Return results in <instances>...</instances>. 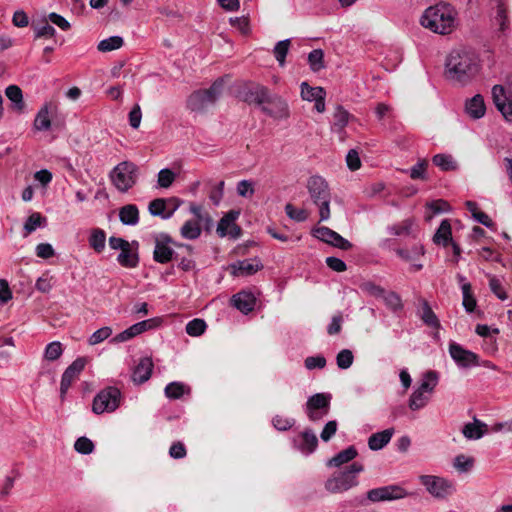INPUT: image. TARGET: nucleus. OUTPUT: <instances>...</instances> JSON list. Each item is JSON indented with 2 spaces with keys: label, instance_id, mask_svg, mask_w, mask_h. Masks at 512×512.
<instances>
[{
  "label": "nucleus",
  "instance_id": "59",
  "mask_svg": "<svg viewBox=\"0 0 512 512\" xmlns=\"http://www.w3.org/2000/svg\"><path fill=\"white\" fill-rule=\"evenodd\" d=\"M155 326L156 319H147L133 324L132 326H130V329L134 337H136L141 333L154 328Z\"/></svg>",
  "mask_w": 512,
  "mask_h": 512
},
{
  "label": "nucleus",
  "instance_id": "37",
  "mask_svg": "<svg viewBox=\"0 0 512 512\" xmlns=\"http://www.w3.org/2000/svg\"><path fill=\"white\" fill-rule=\"evenodd\" d=\"M420 317L424 324H426L427 326L437 330L441 328V324L437 315L433 312L429 303L426 300L422 301V313Z\"/></svg>",
  "mask_w": 512,
  "mask_h": 512
},
{
  "label": "nucleus",
  "instance_id": "31",
  "mask_svg": "<svg viewBox=\"0 0 512 512\" xmlns=\"http://www.w3.org/2000/svg\"><path fill=\"white\" fill-rule=\"evenodd\" d=\"M5 95L12 103V109L18 113L23 112L25 103L23 100V93L19 86L9 85L5 89Z\"/></svg>",
  "mask_w": 512,
  "mask_h": 512
},
{
  "label": "nucleus",
  "instance_id": "38",
  "mask_svg": "<svg viewBox=\"0 0 512 512\" xmlns=\"http://www.w3.org/2000/svg\"><path fill=\"white\" fill-rule=\"evenodd\" d=\"M450 205L445 200L439 199L428 203L425 210V221H431L433 216L436 214H442L449 211Z\"/></svg>",
  "mask_w": 512,
  "mask_h": 512
},
{
  "label": "nucleus",
  "instance_id": "27",
  "mask_svg": "<svg viewBox=\"0 0 512 512\" xmlns=\"http://www.w3.org/2000/svg\"><path fill=\"white\" fill-rule=\"evenodd\" d=\"M466 113L473 119H480L485 115L486 106L483 97L480 94L473 96L466 101Z\"/></svg>",
  "mask_w": 512,
  "mask_h": 512
},
{
  "label": "nucleus",
  "instance_id": "56",
  "mask_svg": "<svg viewBox=\"0 0 512 512\" xmlns=\"http://www.w3.org/2000/svg\"><path fill=\"white\" fill-rule=\"evenodd\" d=\"M236 192L244 198H251L255 193L254 183L252 180H241L237 183Z\"/></svg>",
  "mask_w": 512,
  "mask_h": 512
},
{
  "label": "nucleus",
  "instance_id": "18",
  "mask_svg": "<svg viewBox=\"0 0 512 512\" xmlns=\"http://www.w3.org/2000/svg\"><path fill=\"white\" fill-rule=\"evenodd\" d=\"M176 198H157L149 203L148 210L151 215L158 216L162 220H168L178 208Z\"/></svg>",
  "mask_w": 512,
  "mask_h": 512
},
{
  "label": "nucleus",
  "instance_id": "35",
  "mask_svg": "<svg viewBox=\"0 0 512 512\" xmlns=\"http://www.w3.org/2000/svg\"><path fill=\"white\" fill-rule=\"evenodd\" d=\"M119 219L122 224H137L139 221V210L134 204H127L119 210Z\"/></svg>",
  "mask_w": 512,
  "mask_h": 512
},
{
  "label": "nucleus",
  "instance_id": "48",
  "mask_svg": "<svg viewBox=\"0 0 512 512\" xmlns=\"http://www.w3.org/2000/svg\"><path fill=\"white\" fill-rule=\"evenodd\" d=\"M123 45V39L120 36H111L103 39L98 44V50L101 52H108L119 49Z\"/></svg>",
  "mask_w": 512,
  "mask_h": 512
},
{
  "label": "nucleus",
  "instance_id": "28",
  "mask_svg": "<svg viewBox=\"0 0 512 512\" xmlns=\"http://www.w3.org/2000/svg\"><path fill=\"white\" fill-rule=\"evenodd\" d=\"M393 434V428H388L372 434L368 439V447L373 451L381 450L390 442Z\"/></svg>",
  "mask_w": 512,
  "mask_h": 512
},
{
  "label": "nucleus",
  "instance_id": "8",
  "mask_svg": "<svg viewBox=\"0 0 512 512\" xmlns=\"http://www.w3.org/2000/svg\"><path fill=\"white\" fill-rule=\"evenodd\" d=\"M223 88V80H216L208 89L193 92L188 100L187 107L191 111H202L213 104L220 96Z\"/></svg>",
  "mask_w": 512,
  "mask_h": 512
},
{
  "label": "nucleus",
  "instance_id": "10",
  "mask_svg": "<svg viewBox=\"0 0 512 512\" xmlns=\"http://www.w3.org/2000/svg\"><path fill=\"white\" fill-rule=\"evenodd\" d=\"M174 247H187L186 245L176 243L168 234L161 233L155 237V246L153 250V260L160 264L169 263L178 259V254Z\"/></svg>",
  "mask_w": 512,
  "mask_h": 512
},
{
  "label": "nucleus",
  "instance_id": "23",
  "mask_svg": "<svg viewBox=\"0 0 512 512\" xmlns=\"http://www.w3.org/2000/svg\"><path fill=\"white\" fill-rule=\"evenodd\" d=\"M153 362L151 358H141L138 364L135 366L132 372V380L136 384H142L146 382L152 374Z\"/></svg>",
  "mask_w": 512,
  "mask_h": 512
},
{
  "label": "nucleus",
  "instance_id": "62",
  "mask_svg": "<svg viewBox=\"0 0 512 512\" xmlns=\"http://www.w3.org/2000/svg\"><path fill=\"white\" fill-rule=\"evenodd\" d=\"M428 165L427 160L421 159L410 169V177L412 179H425L426 167Z\"/></svg>",
  "mask_w": 512,
  "mask_h": 512
},
{
  "label": "nucleus",
  "instance_id": "15",
  "mask_svg": "<svg viewBox=\"0 0 512 512\" xmlns=\"http://www.w3.org/2000/svg\"><path fill=\"white\" fill-rule=\"evenodd\" d=\"M406 496V490L399 485H387L371 489L367 492V499L371 502L398 500Z\"/></svg>",
  "mask_w": 512,
  "mask_h": 512
},
{
  "label": "nucleus",
  "instance_id": "6",
  "mask_svg": "<svg viewBox=\"0 0 512 512\" xmlns=\"http://www.w3.org/2000/svg\"><path fill=\"white\" fill-rule=\"evenodd\" d=\"M123 395L119 388L108 386L100 390L93 399L92 411L95 414L112 413L123 402Z\"/></svg>",
  "mask_w": 512,
  "mask_h": 512
},
{
  "label": "nucleus",
  "instance_id": "33",
  "mask_svg": "<svg viewBox=\"0 0 512 512\" xmlns=\"http://www.w3.org/2000/svg\"><path fill=\"white\" fill-rule=\"evenodd\" d=\"M494 24L499 27V31L505 33L509 27L508 10L504 0H497Z\"/></svg>",
  "mask_w": 512,
  "mask_h": 512
},
{
  "label": "nucleus",
  "instance_id": "39",
  "mask_svg": "<svg viewBox=\"0 0 512 512\" xmlns=\"http://www.w3.org/2000/svg\"><path fill=\"white\" fill-rule=\"evenodd\" d=\"M301 97L305 101H316L321 97H326V91L322 87H311L306 82L301 83Z\"/></svg>",
  "mask_w": 512,
  "mask_h": 512
},
{
  "label": "nucleus",
  "instance_id": "29",
  "mask_svg": "<svg viewBox=\"0 0 512 512\" xmlns=\"http://www.w3.org/2000/svg\"><path fill=\"white\" fill-rule=\"evenodd\" d=\"M351 114L345 110L342 106L338 105L333 114V123L331 125V131L339 135L343 134L345 127L347 126Z\"/></svg>",
  "mask_w": 512,
  "mask_h": 512
},
{
  "label": "nucleus",
  "instance_id": "50",
  "mask_svg": "<svg viewBox=\"0 0 512 512\" xmlns=\"http://www.w3.org/2000/svg\"><path fill=\"white\" fill-rule=\"evenodd\" d=\"M290 39H285L277 42L274 47L273 53L280 66H284L285 58L289 51Z\"/></svg>",
  "mask_w": 512,
  "mask_h": 512
},
{
  "label": "nucleus",
  "instance_id": "61",
  "mask_svg": "<svg viewBox=\"0 0 512 512\" xmlns=\"http://www.w3.org/2000/svg\"><path fill=\"white\" fill-rule=\"evenodd\" d=\"M295 423V420L293 418L283 417L280 415H276L272 419V424L275 429L279 431H286L290 429Z\"/></svg>",
  "mask_w": 512,
  "mask_h": 512
},
{
  "label": "nucleus",
  "instance_id": "34",
  "mask_svg": "<svg viewBox=\"0 0 512 512\" xmlns=\"http://www.w3.org/2000/svg\"><path fill=\"white\" fill-rule=\"evenodd\" d=\"M267 232L275 239L282 242H296L300 236L290 233L288 226H267Z\"/></svg>",
  "mask_w": 512,
  "mask_h": 512
},
{
  "label": "nucleus",
  "instance_id": "42",
  "mask_svg": "<svg viewBox=\"0 0 512 512\" xmlns=\"http://www.w3.org/2000/svg\"><path fill=\"white\" fill-rule=\"evenodd\" d=\"M475 464V459L472 456L464 454L457 455L453 460V467L459 473H468L472 470Z\"/></svg>",
  "mask_w": 512,
  "mask_h": 512
},
{
  "label": "nucleus",
  "instance_id": "20",
  "mask_svg": "<svg viewBox=\"0 0 512 512\" xmlns=\"http://www.w3.org/2000/svg\"><path fill=\"white\" fill-rule=\"evenodd\" d=\"M262 111L268 116L282 120L289 117V108L287 102L279 96L273 95L266 106H262Z\"/></svg>",
  "mask_w": 512,
  "mask_h": 512
},
{
  "label": "nucleus",
  "instance_id": "30",
  "mask_svg": "<svg viewBox=\"0 0 512 512\" xmlns=\"http://www.w3.org/2000/svg\"><path fill=\"white\" fill-rule=\"evenodd\" d=\"M191 388L183 382L173 381L164 388V395L170 400H178L185 394L189 395Z\"/></svg>",
  "mask_w": 512,
  "mask_h": 512
},
{
  "label": "nucleus",
  "instance_id": "21",
  "mask_svg": "<svg viewBox=\"0 0 512 512\" xmlns=\"http://www.w3.org/2000/svg\"><path fill=\"white\" fill-rule=\"evenodd\" d=\"M262 268L263 264L259 258L239 260L231 265L232 274L237 277L251 276Z\"/></svg>",
  "mask_w": 512,
  "mask_h": 512
},
{
  "label": "nucleus",
  "instance_id": "13",
  "mask_svg": "<svg viewBox=\"0 0 512 512\" xmlns=\"http://www.w3.org/2000/svg\"><path fill=\"white\" fill-rule=\"evenodd\" d=\"M57 113L56 105L45 103L40 110L37 112L33 127L37 131H47L54 128H61L63 123L60 121L53 120Z\"/></svg>",
  "mask_w": 512,
  "mask_h": 512
},
{
  "label": "nucleus",
  "instance_id": "24",
  "mask_svg": "<svg viewBox=\"0 0 512 512\" xmlns=\"http://www.w3.org/2000/svg\"><path fill=\"white\" fill-rule=\"evenodd\" d=\"M433 240L436 244L443 245L444 247L451 245L454 254L460 255V247L452 239L451 226H439L433 237Z\"/></svg>",
  "mask_w": 512,
  "mask_h": 512
},
{
  "label": "nucleus",
  "instance_id": "16",
  "mask_svg": "<svg viewBox=\"0 0 512 512\" xmlns=\"http://www.w3.org/2000/svg\"><path fill=\"white\" fill-rule=\"evenodd\" d=\"M311 233L313 237L342 250H348L352 246L348 240L327 226H314Z\"/></svg>",
  "mask_w": 512,
  "mask_h": 512
},
{
  "label": "nucleus",
  "instance_id": "57",
  "mask_svg": "<svg viewBox=\"0 0 512 512\" xmlns=\"http://www.w3.org/2000/svg\"><path fill=\"white\" fill-rule=\"evenodd\" d=\"M189 209L199 222H202L203 224H212L213 221L203 206L192 203Z\"/></svg>",
  "mask_w": 512,
  "mask_h": 512
},
{
  "label": "nucleus",
  "instance_id": "19",
  "mask_svg": "<svg viewBox=\"0 0 512 512\" xmlns=\"http://www.w3.org/2000/svg\"><path fill=\"white\" fill-rule=\"evenodd\" d=\"M86 361L84 358L74 360L63 372L60 382V396L63 399L68 392L71 384L78 378L83 371Z\"/></svg>",
  "mask_w": 512,
  "mask_h": 512
},
{
  "label": "nucleus",
  "instance_id": "44",
  "mask_svg": "<svg viewBox=\"0 0 512 512\" xmlns=\"http://www.w3.org/2000/svg\"><path fill=\"white\" fill-rule=\"evenodd\" d=\"M63 346L59 341H52L48 343L44 350V359L47 361H56L63 354Z\"/></svg>",
  "mask_w": 512,
  "mask_h": 512
},
{
  "label": "nucleus",
  "instance_id": "32",
  "mask_svg": "<svg viewBox=\"0 0 512 512\" xmlns=\"http://www.w3.org/2000/svg\"><path fill=\"white\" fill-rule=\"evenodd\" d=\"M438 382L439 374L434 370H429L422 375L420 384L416 389L432 395Z\"/></svg>",
  "mask_w": 512,
  "mask_h": 512
},
{
  "label": "nucleus",
  "instance_id": "49",
  "mask_svg": "<svg viewBox=\"0 0 512 512\" xmlns=\"http://www.w3.org/2000/svg\"><path fill=\"white\" fill-rule=\"evenodd\" d=\"M466 207L468 211L471 213L472 219L474 221L478 222L479 224H491L489 216L486 213L479 210L477 203L467 201Z\"/></svg>",
  "mask_w": 512,
  "mask_h": 512
},
{
  "label": "nucleus",
  "instance_id": "40",
  "mask_svg": "<svg viewBox=\"0 0 512 512\" xmlns=\"http://www.w3.org/2000/svg\"><path fill=\"white\" fill-rule=\"evenodd\" d=\"M383 299L386 307L393 313L397 314L403 310V302L400 295L394 291L385 292Z\"/></svg>",
  "mask_w": 512,
  "mask_h": 512
},
{
  "label": "nucleus",
  "instance_id": "47",
  "mask_svg": "<svg viewBox=\"0 0 512 512\" xmlns=\"http://www.w3.org/2000/svg\"><path fill=\"white\" fill-rule=\"evenodd\" d=\"M285 212L292 221L304 222L308 218V212L306 209L296 207L290 203L286 204Z\"/></svg>",
  "mask_w": 512,
  "mask_h": 512
},
{
  "label": "nucleus",
  "instance_id": "11",
  "mask_svg": "<svg viewBox=\"0 0 512 512\" xmlns=\"http://www.w3.org/2000/svg\"><path fill=\"white\" fill-rule=\"evenodd\" d=\"M331 394L316 393L307 399L304 411L308 419L312 422H318L329 413Z\"/></svg>",
  "mask_w": 512,
  "mask_h": 512
},
{
  "label": "nucleus",
  "instance_id": "45",
  "mask_svg": "<svg viewBox=\"0 0 512 512\" xmlns=\"http://www.w3.org/2000/svg\"><path fill=\"white\" fill-rule=\"evenodd\" d=\"M207 328V324L203 319L195 318L186 324L185 331L189 336L199 337Z\"/></svg>",
  "mask_w": 512,
  "mask_h": 512
},
{
  "label": "nucleus",
  "instance_id": "12",
  "mask_svg": "<svg viewBox=\"0 0 512 512\" xmlns=\"http://www.w3.org/2000/svg\"><path fill=\"white\" fill-rule=\"evenodd\" d=\"M492 98L495 106L512 123V81L505 86L495 85L492 88Z\"/></svg>",
  "mask_w": 512,
  "mask_h": 512
},
{
  "label": "nucleus",
  "instance_id": "46",
  "mask_svg": "<svg viewBox=\"0 0 512 512\" xmlns=\"http://www.w3.org/2000/svg\"><path fill=\"white\" fill-rule=\"evenodd\" d=\"M308 63L312 71L318 72L324 68V53L321 49H314L308 55Z\"/></svg>",
  "mask_w": 512,
  "mask_h": 512
},
{
  "label": "nucleus",
  "instance_id": "4",
  "mask_svg": "<svg viewBox=\"0 0 512 512\" xmlns=\"http://www.w3.org/2000/svg\"><path fill=\"white\" fill-rule=\"evenodd\" d=\"M364 466L353 462L342 471L334 472L325 482V488L330 493H343L359 484L358 474L363 472Z\"/></svg>",
  "mask_w": 512,
  "mask_h": 512
},
{
  "label": "nucleus",
  "instance_id": "41",
  "mask_svg": "<svg viewBox=\"0 0 512 512\" xmlns=\"http://www.w3.org/2000/svg\"><path fill=\"white\" fill-rule=\"evenodd\" d=\"M273 95L269 93V90L264 86H256L250 91V100L256 104L266 106L269 103Z\"/></svg>",
  "mask_w": 512,
  "mask_h": 512
},
{
  "label": "nucleus",
  "instance_id": "2",
  "mask_svg": "<svg viewBox=\"0 0 512 512\" xmlns=\"http://www.w3.org/2000/svg\"><path fill=\"white\" fill-rule=\"evenodd\" d=\"M458 13L454 6L449 3L440 2L428 7L422 17L421 25L430 31L447 35L452 33L458 25Z\"/></svg>",
  "mask_w": 512,
  "mask_h": 512
},
{
  "label": "nucleus",
  "instance_id": "43",
  "mask_svg": "<svg viewBox=\"0 0 512 512\" xmlns=\"http://www.w3.org/2000/svg\"><path fill=\"white\" fill-rule=\"evenodd\" d=\"M106 243V234L101 229H93L89 237L90 246L97 252L100 253L104 250Z\"/></svg>",
  "mask_w": 512,
  "mask_h": 512
},
{
  "label": "nucleus",
  "instance_id": "17",
  "mask_svg": "<svg viewBox=\"0 0 512 512\" xmlns=\"http://www.w3.org/2000/svg\"><path fill=\"white\" fill-rule=\"evenodd\" d=\"M292 443L296 450L301 454L308 456L317 449L318 438L312 429L307 428L296 435L293 438Z\"/></svg>",
  "mask_w": 512,
  "mask_h": 512
},
{
  "label": "nucleus",
  "instance_id": "7",
  "mask_svg": "<svg viewBox=\"0 0 512 512\" xmlns=\"http://www.w3.org/2000/svg\"><path fill=\"white\" fill-rule=\"evenodd\" d=\"M139 169L130 161H123L113 168L110 178L113 185L121 192H127L137 182Z\"/></svg>",
  "mask_w": 512,
  "mask_h": 512
},
{
  "label": "nucleus",
  "instance_id": "14",
  "mask_svg": "<svg viewBox=\"0 0 512 512\" xmlns=\"http://www.w3.org/2000/svg\"><path fill=\"white\" fill-rule=\"evenodd\" d=\"M449 354L456 365L460 368H471L479 366V357L476 353L465 349L456 342L449 344Z\"/></svg>",
  "mask_w": 512,
  "mask_h": 512
},
{
  "label": "nucleus",
  "instance_id": "9",
  "mask_svg": "<svg viewBox=\"0 0 512 512\" xmlns=\"http://www.w3.org/2000/svg\"><path fill=\"white\" fill-rule=\"evenodd\" d=\"M419 480L427 492L436 499H445L456 491L454 481L444 477L421 475Z\"/></svg>",
  "mask_w": 512,
  "mask_h": 512
},
{
  "label": "nucleus",
  "instance_id": "5",
  "mask_svg": "<svg viewBox=\"0 0 512 512\" xmlns=\"http://www.w3.org/2000/svg\"><path fill=\"white\" fill-rule=\"evenodd\" d=\"M108 243L111 249L120 251L116 258L120 266L128 269L138 267L140 262L138 241L129 242L121 237L111 236Z\"/></svg>",
  "mask_w": 512,
  "mask_h": 512
},
{
  "label": "nucleus",
  "instance_id": "1",
  "mask_svg": "<svg viewBox=\"0 0 512 512\" xmlns=\"http://www.w3.org/2000/svg\"><path fill=\"white\" fill-rule=\"evenodd\" d=\"M446 76L448 79L465 84L479 71V59L474 52L455 49L446 59Z\"/></svg>",
  "mask_w": 512,
  "mask_h": 512
},
{
  "label": "nucleus",
  "instance_id": "54",
  "mask_svg": "<svg viewBox=\"0 0 512 512\" xmlns=\"http://www.w3.org/2000/svg\"><path fill=\"white\" fill-rule=\"evenodd\" d=\"M225 182L223 180L214 184L208 194L209 200L214 206H219L224 196Z\"/></svg>",
  "mask_w": 512,
  "mask_h": 512
},
{
  "label": "nucleus",
  "instance_id": "63",
  "mask_svg": "<svg viewBox=\"0 0 512 512\" xmlns=\"http://www.w3.org/2000/svg\"><path fill=\"white\" fill-rule=\"evenodd\" d=\"M304 364L308 370L322 369L326 366V359L322 355L309 356L305 359Z\"/></svg>",
  "mask_w": 512,
  "mask_h": 512
},
{
  "label": "nucleus",
  "instance_id": "36",
  "mask_svg": "<svg viewBox=\"0 0 512 512\" xmlns=\"http://www.w3.org/2000/svg\"><path fill=\"white\" fill-rule=\"evenodd\" d=\"M430 397V394L415 389L409 398L408 406L412 411L420 410L428 404Z\"/></svg>",
  "mask_w": 512,
  "mask_h": 512
},
{
  "label": "nucleus",
  "instance_id": "60",
  "mask_svg": "<svg viewBox=\"0 0 512 512\" xmlns=\"http://www.w3.org/2000/svg\"><path fill=\"white\" fill-rule=\"evenodd\" d=\"M462 297H463L462 304H463V307L466 310V312H468V313L473 312L476 307V299L472 293V289L468 290V286H466V287L464 286L463 292H462Z\"/></svg>",
  "mask_w": 512,
  "mask_h": 512
},
{
  "label": "nucleus",
  "instance_id": "3",
  "mask_svg": "<svg viewBox=\"0 0 512 512\" xmlns=\"http://www.w3.org/2000/svg\"><path fill=\"white\" fill-rule=\"evenodd\" d=\"M307 190L313 203L319 208V222L327 221L330 217L331 193L326 180L314 175L307 180Z\"/></svg>",
  "mask_w": 512,
  "mask_h": 512
},
{
  "label": "nucleus",
  "instance_id": "25",
  "mask_svg": "<svg viewBox=\"0 0 512 512\" xmlns=\"http://www.w3.org/2000/svg\"><path fill=\"white\" fill-rule=\"evenodd\" d=\"M462 433L468 440H478L487 433V425L474 418L473 422L466 423L463 426Z\"/></svg>",
  "mask_w": 512,
  "mask_h": 512
},
{
  "label": "nucleus",
  "instance_id": "26",
  "mask_svg": "<svg viewBox=\"0 0 512 512\" xmlns=\"http://www.w3.org/2000/svg\"><path fill=\"white\" fill-rule=\"evenodd\" d=\"M358 455L357 449L351 445L346 449L338 452L334 457L326 462V466L329 468H338L344 464H347L354 460Z\"/></svg>",
  "mask_w": 512,
  "mask_h": 512
},
{
  "label": "nucleus",
  "instance_id": "58",
  "mask_svg": "<svg viewBox=\"0 0 512 512\" xmlns=\"http://www.w3.org/2000/svg\"><path fill=\"white\" fill-rule=\"evenodd\" d=\"M75 450L83 455H88L94 450V443L87 437H79L74 443Z\"/></svg>",
  "mask_w": 512,
  "mask_h": 512
},
{
  "label": "nucleus",
  "instance_id": "22",
  "mask_svg": "<svg viewBox=\"0 0 512 512\" xmlns=\"http://www.w3.org/2000/svg\"><path fill=\"white\" fill-rule=\"evenodd\" d=\"M231 304L237 310L247 315L254 310L256 297L252 292L243 290L232 296Z\"/></svg>",
  "mask_w": 512,
  "mask_h": 512
},
{
  "label": "nucleus",
  "instance_id": "53",
  "mask_svg": "<svg viewBox=\"0 0 512 512\" xmlns=\"http://www.w3.org/2000/svg\"><path fill=\"white\" fill-rule=\"evenodd\" d=\"M433 163L444 171L456 169V163L450 155L437 154L433 157Z\"/></svg>",
  "mask_w": 512,
  "mask_h": 512
},
{
  "label": "nucleus",
  "instance_id": "64",
  "mask_svg": "<svg viewBox=\"0 0 512 512\" xmlns=\"http://www.w3.org/2000/svg\"><path fill=\"white\" fill-rule=\"evenodd\" d=\"M489 287L491 291L500 299L505 300L507 298L506 292L502 286V282L495 276L489 279Z\"/></svg>",
  "mask_w": 512,
  "mask_h": 512
},
{
  "label": "nucleus",
  "instance_id": "52",
  "mask_svg": "<svg viewBox=\"0 0 512 512\" xmlns=\"http://www.w3.org/2000/svg\"><path fill=\"white\" fill-rule=\"evenodd\" d=\"M175 179L176 173L169 168H164L158 172L157 184L161 188H169Z\"/></svg>",
  "mask_w": 512,
  "mask_h": 512
},
{
  "label": "nucleus",
  "instance_id": "51",
  "mask_svg": "<svg viewBox=\"0 0 512 512\" xmlns=\"http://www.w3.org/2000/svg\"><path fill=\"white\" fill-rule=\"evenodd\" d=\"M354 361L353 352L349 349H342L336 356V364L339 369L346 370L350 368Z\"/></svg>",
  "mask_w": 512,
  "mask_h": 512
},
{
  "label": "nucleus",
  "instance_id": "55",
  "mask_svg": "<svg viewBox=\"0 0 512 512\" xmlns=\"http://www.w3.org/2000/svg\"><path fill=\"white\" fill-rule=\"evenodd\" d=\"M112 335V328L108 326L101 327L96 330L88 339L90 345H97Z\"/></svg>",
  "mask_w": 512,
  "mask_h": 512
}]
</instances>
